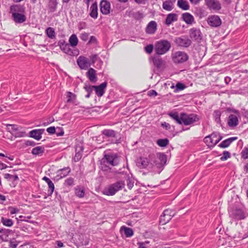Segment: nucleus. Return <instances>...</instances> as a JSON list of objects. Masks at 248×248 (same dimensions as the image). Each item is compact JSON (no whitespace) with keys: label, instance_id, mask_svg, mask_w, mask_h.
I'll list each match as a JSON object with an SVG mask.
<instances>
[{"label":"nucleus","instance_id":"nucleus-32","mask_svg":"<svg viewBox=\"0 0 248 248\" xmlns=\"http://www.w3.org/2000/svg\"><path fill=\"white\" fill-rule=\"evenodd\" d=\"M90 61L91 62V64H94L95 62H99V64H97V65L98 66V68H100L101 66V65L103 63L102 61L101 60V59L98 57V55L97 54H93L90 56Z\"/></svg>","mask_w":248,"mask_h":248},{"label":"nucleus","instance_id":"nucleus-62","mask_svg":"<svg viewBox=\"0 0 248 248\" xmlns=\"http://www.w3.org/2000/svg\"><path fill=\"white\" fill-rule=\"evenodd\" d=\"M7 167V165L4 163L0 162V169L2 170Z\"/></svg>","mask_w":248,"mask_h":248},{"label":"nucleus","instance_id":"nucleus-14","mask_svg":"<svg viewBox=\"0 0 248 248\" xmlns=\"http://www.w3.org/2000/svg\"><path fill=\"white\" fill-rule=\"evenodd\" d=\"M174 42L177 46L185 47H188L191 44V40L186 37L176 38Z\"/></svg>","mask_w":248,"mask_h":248},{"label":"nucleus","instance_id":"nucleus-6","mask_svg":"<svg viewBox=\"0 0 248 248\" xmlns=\"http://www.w3.org/2000/svg\"><path fill=\"white\" fill-rule=\"evenodd\" d=\"M58 45L61 49L65 53L74 56L78 54V51L76 50H73L70 48V45L66 43L65 41L62 40L59 42Z\"/></svg>","mask_w":248,"mask_h":248},{"label":"nucleus","instance_id":"nucleus-4","mask_svg":"<svg viewBox=\"0 0 248 248\" xmlns=\"http://www.w3.org/2000/svg\"><path fill=\"white\" fill-rule=\"evenodd\" d=\"M171 47L170 42L165 39L157 41L155 45L154 50L158 55H164L168 52Z\"/></svg>","mask_w":248,"mask_h":248},{"label":"nucleus","instance_id":"nucleus-18","mask_svg":"<svg viewBox=\"0 0 248 248\" xmlns=\"http://www.w3.org/2000/svg\"><path fill=\"white\" fill-rule=\"evenodd\" d=\"M137 165L140 168H146L148 167L151 168L150 160L145 157H140L137 160Z\"/></svg>","mask_w":248,"mask_h":248},{"label":"nucleus","instance_id":"nucleus-58","mask_svg":"<svg viewBox=\"0 0 248 248\" xmlns=\"http://www.w3.org/2000/svg\"><path fill=\"white\" fill-rule=\"evenodd\" d=\"M148 95L150 96H156L157 95V93L155 90H152L148 92Z\"/></svg>","mask_w":248,"mask_h":248},{"label":"nucleus","instance_id":"nucleus-34","mask_svg":"<svg viewBox=\"0 0 248 248\" xmlns=\"http://www.w3.org/2000/svg\"><path fill=\"white\" fill-rule=\"evenodd\" d=\"M168 115L174 120L176 121L179 124H182V120H181V113H180V116L179 115L178 112H169Z\"/></svg>","mask_w":248,"mask_h":248},{"label":"nucleus","instance_id":"nucleus-33","mask_svg":"<svg viewBox=\"0 0 248 248\" xmlns=\"http://www.w3.org/2000/svg\"><path fill=\"white\" fill-rule=\"evenodd\" d=\"M43 180L45 181L46 182L47 184L49 187L48 192L49 193V195H51L54 190V185L53 183L50 180L49 178L46 176H44L43 178Z\"/></svg>","mask_w":248,"mask_h":248},{"label":"nucleus","instance_id":"nucleus-3","mask_svg":"<svg viewBox=\"0 0 248 248\" xmlns=\"http://www.w3.org/2000/svg\"><path fill=\"white\" fill-rule=\"evenodd\" d=\"M10 10L15 22L21 23L25 21L26 17L24 14H22L24 12V8L22 6L18 5L12 6Z\"/></svg>","mask_w":248,"mask_h":248},{"label":"nucleus","instance_id":"nucleus-30","mask_svg":"<svg viewBox=\"0 0 248 248\" xmlns=\"http://www.w3.org/2000/svg\"><path fill=\"white\" fill-rule=\"evenodd\" d=\"M237 137H232L228 138L223 141H222L218 145L221 148H226L228 147L232 141H234L237 139Z\"/></svg>","mask_w":248,"mask_h":248},{"label":"nucleus","instance_id":"nucleus-38","mask_svg":"<svg viewBox=\"0 0 248 248\" xmlns=\"http://www.w3.org/2000/svg\"><path fill=\"white\" fill-rule=\"evenodd\" d=\"M45 152V148L42 146H37L32 149L31 153L34 155H41Z\"/></svg>","mask_w":248,"mask_h":248},{"label":"nucleus","instance_id":"nucleus-52","mask_svg":"<svg viewBox=\"0 0 248 248\" xmlns=\"http://www.w3.org/2000/svg\"><path fill=\"white\" fill-rule=\"evenodd\" d=\"M81 157H82V154L81 153H80L79 152H76V154L75 155V156L74 157V159L75 161L77 162V161H79V159L81 158Z\"/></svg>","mask_w":248,"mask_h":248},{"label":"nucleus","instance_id":"nucleus-2","mask_svg":"<svg viewBox=\"0 0 248 248\" xmlns=\"http://www.w3.org/2000/svg\"><path fill=\"white\" fill-rule=\"evenodd\" d=\"M119 162V158L117 154L111 153L105 155L101 162V169L104 171L107 170L109 168L107 166V164L115 166H117Z\"/></svg>","mask_w":248,"mask_h":248},{"label":"nucleus","instance_id":"nucleus-20","mask_svg":"<svg viewBox=\"0 0 248 248\" xmlns=\"http://www.w3.org/2000/svg\"><path fill=\"white\" fill-rule=\"evenodd\" d=\"M44 129H38L31 130L30 132V136L37 140H39L42 138V135L44 133Z\"/></svg>","mask_w":248,"mask_h":248},{"label":"nucleus","instance_id":"nucleus-12","mask_svg":"<svg viewBox=\"0 0 248 248\" xmlns=\"http://www.w3.org/2000/svg\"><path fill=\"white\" fill-rule=\"evenodd\" d=\"M77 64L81 69H86L91 66L90 60L82 56H79L77 60Z\"/></svg>","mask_w":248,"mask_h":248},{"label":"nucleus","instance_id":"nucleus-1","mask_svg":"<svg viewBox=\"0 0 248 248\" xmlns=\"http://www.w3.org/2000/svg\"><path fill=\"white\" fill-rule=\"evenodd\" d=\"M150 160L151 168L159 173L163 169L167 162V155L163 153H158L151 154L148 156Z\"/></svg>","mask_w":248,"mask_h":248},{"label":"nucleus","instance_id":"nucleus-25","mask_svg":"<svg viewBox=\"0 0 248 248\" xmlns=\"http://www.w3.org/2000/svg\"><path fill=\"white\" fill-rule=\"evenodd\" d=\"M86 75L91 81L93 82H96L97 78L96 76V71L94 69L90 68L86 73Z\"/></svg>","mask_w":248,"mask_h":248},{"label":"nucleus","instance_id":"nucleus-49","mask_svg":"<svg viewBox=\"0 0 248 248\" xmlns=\"http://www.w3.org/2000/svg\"><path fill=\"white\" fill-rule=\"evenodd\" d=\"M186 88L185 85L183 84L178 82L176 84V90L177 91H181L184 90Z\"/></svg>","mask_w":248,"mask_h":248},{"label":"nucleus","instance_id":"nucleus-64","mask_svg":"<svg viewBox=\"0 0 248 248\" xmlns=\"http://www.w3.org/2000/svg\"><path fill=\"white\" fill-rule=\"evenodd\" d=\"M242 113L243 116H244L245 117L248 118V111L246 110H243L242 112Z\"/></svg>","mask_w":248,"mask_h":248},{"label":"nucleus","instance_id":"nucleus-63","mask_svg":"<svg viewBox=\"0 0 248 248\" xmlns=\"http://www.w3.org/2000/svg\"><path fill=\"white\" fill-rule=\"evenodd\" d=\"M31 246L29 244H24L20 246L19 248H31Z\"/></svg>","mask_w":248,"mask_h":248},{"label":"nucleus","instance_id":"nucleus-22","mask_svg":"<svg viewBox=\"0 0 248 248\" xmlns=\"http://www.w3.org/2000/svg\"><path fill=\"white\" fill-rule=\"evenodd\" d=\"M182 19L187 24H192L195 22L193 16L189 13H185L182 15Z\"/></svg>","mask_w":248,"mask_h":248},{"label":"nucleus","instance_id":"nucleus-61","mask_svg":"<svg viewBox=\"0 0 248 248\" xmlns=\"http://www.w3.org/2000/svg\"><path fill=\"white\" fill-rule=\"evenodd\" d=\"M202 0H189L190 2L193 4H198Z\"/></svg>","mask_w":248,"mask_h":248},{"label":"nucleus","instance_id":"nucleus-7","mask_svg":"<svg viewBox=\"0 0 248 248\" xmlns=\"http://www.w3.org/2000/svg\"><path fill=\"white\" fill-rule=\"evenodd\" d=\"M173 62L175 63H180L186 62L188 58V55L183 51H176L171 55Z\"/></svg>","mask_w":248,"mask_h":248},{"label":"nucleus","instance_id":"nucleus-15","mask_svg":"<svg viewBox=\"0 0 248 248\" xmlns=\"http://www.w3.org/2000/svg\"><path fill=\"white\" fill-rule=\"evenodd\" d=\"M100 11L103 15H108L110 13V4L107 0H102L100 3Z\"/></svg>","mask_w":248,"mask_h":248},{"label":"nucleus","instance_id":"nucleus-47","mask_svg":"<svg viewBox=\"0 0 248 248\" xmlns=\"http://www.w3.org/2000/svg\"><path fill=\"white\" fill-rule=\"evenodd\" d=\"M89 34L87 32H83L80 34V38L83 41H86L89 38Z\"/></svg>","mask_w":248,"mask_h":248},{"label":"nucleus","instance_id":"nucleus-11","mask_svg":"<svg viewBox=\"0 0 248 248\" xmlns=\"http://www.w3.org/2000/svg\"><path fill=\"white\" fill-rule=\"evenodd\" d=\"M207 8L213 11H219L221 8V3L218 0H204Z\"/></svg>","mask_w":248,"mask_h":248},{"label":"nucleus","instance_id":"nucleus-46","mask_svg":"<svg viewBox=\"0 0 248 248\" xmlns=\"http://www.w3.org/2000/svg\"><path fill=\"white\" fill-rule=\"evenodd\" d=\"M231 157L230 153L228 151H224L222 156L220 157L222 161H225Z\"/></svg>","mask_w":248,"mask_h":248},{"label":"nucleus","instance_id":"nucleus-27","mask_svg":"<svg viewBox=\"0 0 248 248\" xmlns=\"http://www.w3.org/2000/svg\"><path fill=\"white\" fill-rule=\"evenodd\" d=\"M7 130L13 135L15 134L16 136L20 137L21 135L20 134L16 133V131L18 130V127L15 124H7Z\"/></svg>","mask_w":248,"mask_h":248},{"label":"nucleus","instance_id":"nucleus-9","mask_svg":"<svg viewBox=\"0 0 248 248\" xmlns=\"http://www.w3.org/2000/svg\"><path fill=\"white\" fill-rule=\"evenodd\" d=\"M221 139V137L218 136L217 134L213 133L206 136L204 139V141L208 146H214L216 145Z\"/></svg>","mask_w":248,"mask_h":248},{"label":"nucleus","instance_id":"nucleus-28","mask_svg":"<svg viewBox=\"0 0 248 248\" xmlns=\"http://www.w3.org/2000/svg\"><path fill=\"white\" fill-rule=\"evenodd\" d=\"M238 120L236 115L231 114L228 119V124L230 126H235L238 124Z\"/></svg>","mask_w":248,"mask_h":248},{"label":"nucleus","instance_id":"nucleus-35","mask_svg":"<svg viewBox=\"0 0 248 248\" xmlns=\"http://www.w3.org/2000/svg\"><path fill=\"white\" fill-rule=\"evenodd\" d=\"M78 38L75 34H72L69 39V44L71 46L75 47L78 45Z\"/></svg>","mask_w":248,"mask_h":248},{"label":"nucleus","instance_id":"nucleus-43","mask_svg":"<svg viewBox=\"0 0 248 248\" xmlns=\"http://www.w3.org/2000/svg\"><path fill=\"white\" fill-rule=\"evenodd\" d=\"M75 194L79 198H83L85 195V190L83 188L78 187L75 189Z\"/></svg>","mask_w":248,"mask_h":248},{"label":"nucleus","instance_id":"nucleus-31","mask_svg":"<svg viewBox=\"0 0 248 248\" xmlns=\"http://www.w3.org/2000/svg\"><path fill=\"white\" fill-rule=\"evenodd\" d=\"M175 2H172L170 0H166L163 2V8L168 11H170L173 9V5Z\"/></svg>","mask_w":248,"mask_h":248},{"label":"nucleus","instance_id":"nucleus-36","mask_svg":"<svg viewBox=\"0 0 248 248\" xmlns=\"http://www.w3.org/2000/svg\"><path fill=\"white\" fill-rule=\"evenodd\" d=\"M71 169L69 167L63 168L59 170L57 173L58 175L61 178L66 176L70 172Z\"/></svg>","mask_w":248,"mask_h":248},{"label":"nucleus","instance_id":"nucleus-42","mask_svg":"<svg viewBox=\"0 0 248 248\" xmlns=\"http://www.w3.org/2000/svg\"><path fill=\"white\" fill-rule=\"evenodd\" d=\"M46 32L47 36L50 39H53L55 37V32L53 28L48 27L46 30Z\"/></svg>","mask_w":248,"mask_h":248},{"label":"nucleus","instance_id":"nucleus-45","mask_svg":"<svg viewBox=\"0 0 248 248\" xmlns=\"http://www.w3.org/2000/svg\"><path fill=\"white\" fill-rule=\"evenodd\" d=\"M156 143L160 147H166L168 145L169 141L167 139H159L157 140Z\"/></svg>","mask_w":248,"mask_h":248},{"label":"nucleus","instance_id":"nucleus-57","mask_svg":"<svg viewBox=\"0 0 248 248\" xmlns=\"http://www.w3.org/2000/svg\"><path fill=\"white\" fill-rule=\"evenodd\" d=\"M161 125L163 128H165L167 130H169L170 128V124L166 122H164L162 123Z\"/></svg>","mask_w":248,"mask_h":248},{"label":"nucleus","instance_id":"nucleus-21","mask_svg":"<svg viewBox=\"0 0 248 248\" xmlns=\"http://www.w3.org/2000/svg\"><path fill=\"white\" fill-rule=\"evenodd\" d=\"M157 24L155 21H150L146 28V32L148 34H154L157 29Z\"/></svg>","mask_w":248,"mask_h":248},{"label":"nucleus","instance_id":"nucleus-23","mask_svg":"<svg viewBox=\"0 0 248 248\" xmlns=\"http://www.w3.org/2000/svg\"><path fill=\"white\" fill-rule=\"evenodd\" d=\"M89 15L93 18L96 19L98 17V7L96 2L93 3L90 8Z\"/></svg>","mask_w":248,"mask_h":248},{"label":"nucleus","instance_id":"nucleus-8","mask_svg":"<svg viewBox=\"0 0 248 248\" xmlns=\"http://www.w3.org/2000/svg\"><path fill=\"white\" fill-rule=\"evenodd\" d=\"M198 120L199 118L197 115L195 114L188 115L185 113H181L182 124H184L186 125H190L197 121Z\"/></svg>","mask_w":248,"mask_h":248},{"label":"nucleus","instance_id":"nucleus-24","mask_svg":"<svg viewBox=\"0 0 248 248\" xmlns=\"http://www.w3.org/2000/svg\"><path fill=\"white\" fill-rule=\"evenodd\" d=\"M178 19V16L174 13H170L167 15L165 20V24L170 25L173 22L176 21Z\"/></svg>","mask_w":248,"mask_h":248},{"label":"nucleus","instance_id":"nucleus-55","mask_svg":"<svg viewBox=\"0 0 248 248\" xmlns=\"http://www.w3.org/2000/svg\"><path fill=\"white\" fill-rule=\"evenodd\" d=\"M46 131L50 134H53L55 133L56 129L55 127L51 126L46 129Z\"/></svg>","mask_w":248,"mask_h":248},{"label":"nucleus","instance_id":"nucleus-44","mask_svg":"<svg viewBox=\"0 0 248 248\" xmlns=\"http://www.w3.org/2000/svg\"><path fill=\"white\" fill-rule=\"evenodd\" d=\"M67 97L68 98L67 103H74L76 99V95L74 93L68 92L67 93Z\"/></svg>","mask_w":248,"mask_h":248},{"label":"nucleus","instance_id":"nucleus-40","mask_svg":"<svg viewBox=\"0 0 248 248\" xmlns=\"http://www.w3.org/2000/svg\"><path fill=\"white\" fill-rule=\"evenodd\" d=\"M121 230H124V233L127 237H130L133 235V231L130 228L123 226L121 227Z\"/></svg>","mask_w":248,"mask_h":248},{"label":"nucleus","instance_id":"nucleus-29","mask_svg":"<svg viewBox=\"0 0 248 248\" xmlns=\"http://www.w3.org/2000/svg\"><path fill=\"white\" fill-rule=\"evenodd\" d=\"M153 63L157 68H160L163 64L162 59L158 56H155L152 58Z\"/></svg>","mask_w":248,"mask_h":248},{"label":"nucleus","instance_id":"nucleus-37","mask_svg":"<svg viewBox=\"0 0 248 248\" xmlns=\"http://www.w3.org/2000/svg\"><path fill=\"white\" fill-rule=\"evenodd\" d=\"M177 5L180 8L184 10H187L189 9V5L188 2L185 0H178L177 1Z\"/></svg>","mask_w":248,"mask_h":248},{"label":"nucleus","instance_id":"nucleus-10","mask_svg":"<svg viewBox=\"0 0 248 248\" xmlns=\"http://www.w3.org/2000/svg\"><path fill=\"white\" fill-rule=\"evenodd\" d=\"M174 215L173 211L170 209H166L164 211L163 214L160 217V222L162 224L168 223Z\"/></svg>","mask_w":248,"mask_h":248},{"label":"nucleus","instance_id":"nucleus-51","mask_svg":"<svg viewBox=\"0 0 248 248\" xmlns=\"http://www.w3.org/2000/svg\"><path fill=\"white\" fill-rule=\"evenodd\" d=\"M153 48L154 46L153 45H149L147 46L145 48L146 52L149 54H150L153 51Z\"/></svg>","mask_w":248,"mask_h":248},{"label":"nucleus","instance_id":"nucleus-39","mask_svg":"<svg viewBox=\"0 0 248 248\" xmlns=\"http://www.w3.org/2000/svg\"><path fill=\"white\" fill-rule=\"evenodd\" d=\"M102 133L107 137L115 138L116 137V132L112 129H105L102 131Z\"/></svg>","mask_w":248,"mask_h":248},{"label":"nucleus","instance_id":"nucleus-19","mask_svg":"<svg viewBox=\"0 0 248 248\" xmlns=\"http://www.w3.org/2000/svg\"><path fill=\"white\" fill-rule=\"evenodd\" d=\"M107 82H104L99 86H93L95 93L98 96H102L105 93V89L107 87Z\"/></svg>","mask_w":248,"mask_h":248},{"label":"nucleus","instance_id":"nucleus-60","mask_svg":"<svg viewBox=\"0 0 248 248\" xmlns=\"http://www.w3.org/2000/svg\"><path fill=\"white\" fill-rule=\"evenodd\" d=\"M27 145L33 146L35 145V142L33 141H27L26 142Z\"/></svg>","mask_w":248,"mask_h":248},{"label":"nucleus","instance_id":"nucleus-41","mask_svg":"<svg viewBox=\"0 0 248 248\" xmlns=\"http://www.w3.org/2000/svg\"><path fill=\"white\" fill-rule=\"evenodd\" d=\"M1 222L3 225L7 227H11L13 225V221L11 219L3 217L1 218Z\"/></svg>","mask_w":248,"mask_h":248},{"label":"nucleus","instance_id":"nucleus-54","mask_svg":"<svg viewBox=\"0 0 248 248\" xmlns=\"http://www.w3.org/2000/svg\"><path fill=\"white\" fill-rule=\"evenodd\" d=\"M65 183L67 186H71L74 183V179L71 177L65 180Z\"/></svg>","mask_w":248,"mask_h":248},{"label":"nucleus","instance_id":"nucleus-53","mask_svg":"<svg viewBox=\"0 0 248 248\" xmlns=\"http://www.w3.org/2000/svg\"><path fill=\"white\" fill-rule=\"evenodd\" d=\"M8 210L10 211V214L12 215L17 213L19 211V209H18L17 208H14L13 207H9L8 208Z\"/></svg>","mask_w":248,"mask_h":248},{"label":"nucleus","instance_id":"nucleus-26","mask_svg":"<svg viewBox=\"0 0 248 248\" xmlns=\"http://www.w3.org/2000/svg\"><path fill=\"white\" fill-rule=\"evenodd\" d=\"M58 2L57 0H48V10L49 12L53 13L56 11Z\"/></svg>","mask_w":248,"mask_h":248},{"label":"nucleus","instance_id":"nucleus-59","mask_svg":"<svg viewBox=\"0 0 248 248\" xmlns=\"http://www.w3.org/2000/svg\"><path fill=\"white\" fill-rule=\"evenodd\" d=\"M17 246V244L14 241H11L10 242V247L12 248H16Z\"/></svg>","mask_w":248,"mask_h":248},{"label":"nucleus","instance_id":"nucleus-50","mask_svg":"<svg viewBox=\"0 0 248 248\" xmlns=\"http://www.w3.org/2000/svg\"><path fill=\"white\" fill-rule=\"evenodd\" d=\"M84 88L88 93H91L94 87L93 86L86 85L84 87Z\"/></svg>","mask_w":248,"mask_h":248},{"label":"nucleus","instance_id":"nucleus-17","mask_svg":"<svg viewBox=\"0 0 248 248\" xmlns=\"http://www.w3.org/2000/svg\"><path fill=\"white\" fill-rule=\"evenodd\" d=\"M189 36L191 39L197 41L201 40L202 38L200 30L194 28L190 30Z\"/></svg>","mask_w":248,"mask_h":248},{"label":"nucleus","instance_id":"nucleus-56","mask_svg":"<svg viewBox=\"0 0 248 248\" xmlns=\"http://www.w3.org/2000/svg\"><path fill=\"white\" fill-rule=\"evenodd\" d=\"M127 187L129 189H131L134 186V182L131 180L129 178L127 179Z\"/></svg>","mask_w":248,"mask_h":248},{"label":"nucleus","instance_id":"nucleus-16","mask_svg":"<svg viewBox=\"0 0 248 248\" xmlns=\"http://www.w3.org/2000/svg\"><path fill=\"white\" fill-rule=\"evenodd\" d=\"M230 216L236 219H242L245 218V214L243 211L240 209H235L229 212Z\"/></svg>","mask_w":248,"mask_h":248},{"label":"nucleus","instance_id":"nucleus-48","mask_svg":"<svg viewBox=\"0 0 248 248\" xmlns=\"http://www.w3.org/2000/svg\"><path fill=\"white\" fill-rule=\"evenodd\" d=\"M242 158L244 159L248 158V148H245L241 153Z\"/></svg>","mask_w":248,"mask_h":248},{"label":"nucleus","instance_id":"nucleus-13","mask_svg":"<svg viewBox=\"0 0 248 248\" xmlns=\"http://www.w3.org/2000/svg\"><path fill=\"white\" fill-rule=\"evenodd\" d=\"M207 22L208 24L213 27H218L221 24V20L218 16L212 15L209 16Z\"/></svg>","mask_w":248,"mask_h":248},{"label":"nucleus","instance_id":"nucleus-5","mask_svg":"<svg viewBox=\"0 0 248 248\" xmlns=\"http://www.w3.org/2000/svg\"><path fill=\"white\" fill-rule=\"evenodd\" d=\"M125 186L124 182L120 180L109 185L104 190V194L107 196L114 195L117 192L122 189Z\"/></svg>","mask_w":248,"mask_h":248}]
</instances>
